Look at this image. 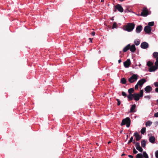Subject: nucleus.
<instances>
[{
  "mask_svg": "<svg viewBox=\"0 0 158 158\" xmlns=\"http://www.w3.org/2000/svg\"><path fill=\"white\" fill-rule=\"evenodd\" d=\"M134 92V89L133 88H131L128 89V92L129 94L127 96L128 99H139L143 96V89L141 90L139 93H135L132 94Z\"/></svg>",
  "mask_w": 158,
  "mask_h": 158,
  "instance_id": "1",
  "label": "nucleus"
},
{
  "mask_svg": "<svg viewBox=\"0 0 158 158\" xmlns=\"http://www.w3.org/2000/svg\"><path fill=\"white\" fill-rule=\"evenodd\" d=\"M136 158H143V156L142 153H138L136 156Z\"/></svg>",
  "mask_w": 158,
  "mask_h": 158,
  "instance_id": "24",
  "label": "nucleus"
},
{
  "mask_svg": "<svg viewBox=\"0 0 158 158\" xmlns=\"http://www.w3.org/2000/svg\"><path fill=\"white\" fill-rule=\"evenodd\" d=\"M134 100L136 101H138L139 99H134Z\"/></svg>",
  "mask_w": 158,
  "mask_h": 158,
  "instance_id": "51",
  "label": "nucleus"
},
{
  "mask_svg": "<svg viewBox=\"0 0 158 158\" xmlns=\"http://www.w3.org/2000/svg\"><path fill=\"white\" fill-rule=\"evenodd\" d=\"M128 156L130 158H134L133 156L131 155H128Z\"/></svg>",
  "mask_w": 158,
  "mask_h": 158,
  "instance_id": "41",
  "label": "nucleus"
},
{
  "mask_svg": "<svg viewBox=\"0 0 158 158\" xmlns=\"http://www.w3.org/2000/svg\"><path fill=\"white\" fill-rule=\"evenodd\" d=\"M131 64V61L129 59H128L124 62V65L125 68H128Z\"/></svg>",
  "mask_w": 158,
  "mask_h": 158,
  "instance_id": "10",
  "label": "nucleus"
},
{
  "mask_svg": "<svg viewBox=\"0 0 158 158\" xmlns=\"http://www.w3.org/2000/svg\"><path fill=\"white\" fill-rule=\"evenodd\" d=\"M154 116L156 117H158V112L155 113Z\"/></svg>",
  "mask_w": 158,
  "mask_h": 158,
  "instance_id": "39",
  "label": "nucleus"
},
{
  "mask_svg": "<svg viewBox=\"0 0 158 158\" xmlns=\"http://www.w3.org/2000/svg\"><path fill=\"white\" fill-rule=\"evenodd\" d=\"M121 52H122L121 51H120L119 53H120V54H121Z\"/></svg>",
  "mask_w": 158,
  "mask_h": 158,
  "instance_id": "53",
  "label": "nucleus"
},
{
  "mask_svg": "<svg viewBox=\"0 0 158 158\" xmlns=\"http://www.w3.org/2000/svg\"><path fill=\"white\" fill-rule=\"evenodd\" d=\"M129 49L131 52H134L136 50V48L135 45L132 44L131 46L130 45V48Z\"/></svg>",
  "mask_w": 158,
  "mask_h": 158,
  "instance_id": "16",
  "label": "nucleus"
},
{
  "mask_svg": "<svg viewBox=\"0 0 158 158\" xmlns=\"http://www.w3.org/2000/svg\"><path fill=\"white\" fill-rule=\"evenodd\" d=\"M147 65L149 67H151L153 65V63L151 62V61H148L147 63Z\"/></svg>",
  "mask_w": 158,
  "mask_h": 158,
  "instance_id": "28",
  "label": "nucleus"
},
{
  "mask_svg": "<svg viewBox=\"0 0 158 158\" xmlns=\"http://www.w3.org/2000/svg\"><path fill=\"white\" fill-rule=\"evenodd\" d=\"M115 9L118 10L120 12H123V9L121 5L118 4L115 6Z\"/></svg>",
  "mask_w": 158,
  "mask_h": 158,
  "instance_id": "7",
  "label": "nucleus"
},
{
  "mask_svg": "<svg viewBox=\"0 0 158 158\" xmlns=\"http://www.w3.org/2000/svg\"><path fill=\"white\" fill-rule=\"evenodd\" d=\"M146 132V128L143 127L141 130L140 132L142 134H143Z\"/></svg>",
  "mask_w": 158,
  "mask_h": 158,
  "instance_id": "26",
  "label": "nucleus"
},
{
  "mask_svg": "<svg viewBox=\"0 0 158 158\" xmlns=\"http://www.w3.org/2000/svg\"><path fill=\"white\" fill-rule=\"evenodd\" d=\"M136 105L135 104L131 106V107L130 109V112H134V110L135 108Z\"/></svg>",
  "mask_w": 158,
  "mask_h": 158,
  "instance_id": "19",
  "label": "nucleus"
},
{
  "mask_svg": "<svg viewBox=\"0 0 158 158\" xmlns=\"http://www.w3.org/2000/svg\"><path fill=\"white\" fill-rule=\"evenodd\" d=\"M155 91H156V92H157V93H158V88H156L155 89Z\"/></svg>",
  "mask_w": 158,
  "mask_h": 158,
  "instance_id": "42",
  "label": "nucleus"
},
{
  "mask_svg": "<svg viewBox=\"0 0 158 158\" xmlns=\"http://www.w3.org/2000/svg\"><path fill=\"white\" fill-rule=\"evenodd\" d=\"M152 31V28L149 26H146L144 28V31L147 33H150Z\"/></svg>",
  "mask_w": 158,
  "mask_h": 158,
  "instance_id": "8",
  "label": "nucleus"
},
{
  "mask_svg": "<svg viewBox=\"0 0 158 158\" xmlns=\"http://www.w3.org/2000/svg\"><path fill=\"white\" fill-rule=\"evenodd\" d=\"M153 57L155 58H158V52H155L153 54Z\"/></svg>",
  "mask_w": 158,
  "mask_h": 158,
  "instance_id": "22",
  "label": "nucleus"
},
{
  "mask_svg": "<svg viewBox=\"0 0 158 158\" xmlns=\"http://www.w3.org/2000/svg\"><path fill=\"white\" fill-rule=\"evenodd\" d=\"M157 102L158 103V99L157 100Z\"/></svg>",
  "mask_w": 158,
  "mask_h": 158,
  "instance_id": "54",
  "label": "nucleus"
},
{
  "mask_svg": "<svg viewBox=\"0 0 158 158\" xmlns=\"http://www.w3.org/2000/svg\"><path fill=\"white\" fill-rule=\"evenodd\" d=\"M117 27L118 26L117 23L115 22H114L112 27V29L117 28Z\"/></svg>",
  "mask_w": 158,
  "mask_h": 158,
  "instance_id": "29",
  "label": "nucleus"
},
{
  "mask_svg": "<svg viewBox=\"0 0 158 158\" xmlns=\"http://www.w3.org/2000/svg\"><path fill=\"white\" fill-rule=\"evenodd\" d=\"M142 155L143 156V157H144V158H149L148 155L147 154V153L145 151L143 152Z\"/></svg>",
  "mask_w": 158,
  "mask_h": 158,
  "instance_id": "23",
  "label": "nucleus"
},
{
  "mask_svg": "<svg viewBox=\"0 0 158 158\" xmlns=\"http://www.w3.org/2000/svg\"><path fill=\"white\" fill-rule=\"evenodd\" d=\"M155 156L156 158H158V150L156 151L155 152Z\"/></svg>",
  "mask_w": 158,
  "mask_h": 158,
  "instance_id": "34",
  "label": "nucleus"
},
{
  "mask_svg": "<svg viewBox=\"0 0 158 158\" xmlns=\"http://www.w3.org/2000/svg\"><path fill=\"white\" fill-rule=\"evenodd\" d=\"M122 95L123 96H127V94H126V93H125L124 92H123V91L122 92Z\"/></svg>",
  "mask_w": 158,
  "mask_h": 158,
  "instance_id": "37",
  "label": "nucleus"
},
{
  "mask_svg": "<svg viewBox=\"0 0 158 158\" xmlns=\"http://www.w3.org/2000/svg\"><path fill=\"white\" fill-rule=\"evenodd\" d=\"M89 39L90 40V42H92V39L91 38H89Z\"/></svg>",
  "mask_w": 158,
  "mask_h": 158,
  "instance_id": "48",
  "label": "nucleus"
},
{
  "mask_svg": "<svg viewBox=\"0 0 158 158\" xmlns=\"http://www.w3.org/2000/svg\"><path fill=\"white\" fill-rule=\"evenodd\" d=\"M135 26L134 23H127L124 27V30L128 32H131L134 29Z\"/></svg>",
  "mask_w": 158,
  "mask_h": 158,
  "instance_id": "2",
  "label": "nucleus"
},
{
  "mask_svg": "<svg viewBox=\"0 0 158 158\" xmlns=\"http://www.w3.org/2000/svg\"><path fill=\"white\" fill-rule=\"evenodd\" d=\"M125 155H126V154H124V153H123V154H122L121 156H125Z\"/></svg>",
  "mask_w": 158,
  "mask_h": 158,
  "instance_id": "46",
  "label": "nucleus"
},
{
  "mask_svg": "<svg viewBox=\"0 0 158 158\" xmlns=\"http://www.w3.org/2000/svg\"><path fill=\"white\" fill-rule=\"evenodd\" d=\"M143 27L141 25L138 26L136 28V31L137 33H139L142 30Z\"/></svg>",
  "mask_w": 158,
  "mask_h": 158,
  "instance_id": "14",
  "label": "nucleus"
},
{
  "mask_svg": "<svg viewBox=\"0 0 158 158\" xmlns=\"http://www.w3.org/2000/svg\"><path fill=\"white\" fill-rule=\"evenodd\" d=\"M132 142L133 144H136V143L135 142V140H133V141H132Z\"/></svg>",
  "mask_w": 158,
  "mask_h": 158,
  "instance_id": "44",
  "label": "nucleus"
},
{
  "mask_svg": "<svg viewBox=\"0 0 158 158\" xmlns=\"http://www.w3.org/2000/svg\"><path fill=\"white\" fill-rule=\"evenodd\" d=\"M130 48V44H128L123 49V51L124 52H127L128 50Z\"/></svg>",
  "mask_w": 158,
  "mask_h": 158,
  "instance_id": "18",
  "label": "nucleus"
},
{
  "mask_svg": "<svg viewBox=\"0 0 158 158\" xmlns=\"http://www.w3.org/2000/svg\"><path fill=\"white\" fill-rule=\"evenodd\" d=\"M135 146L137 150L140 152H142L143 149L142 148L140 147V144L139 143L137 142L136 143V144H135Z\"/></svg>",
  "mask_w": 158,
  "mask_h": 158,
  "instance_id": "9",
  "label": "nucleus"
},
{
  "mask_svg": "<svg viewBox=\"0 0 158 158\" xmlns=\"http://www.w3.org/2000/svg\"><path fill=\"white\" fill-rule=\"evenodd\" d=\"M152 122L150 121H148L146 123V126L147 127L148 126H150L152 124Z\"/></svg>",
  "mask_w": 158,
  "mask_h": 158,
  "instance_id": "25",
  "label": "nucleus"
},
{
  "mask_svg": "<svg viewBox=\"0 0 158 158\" xmlns=\"http://www.w3.org/2000/svg\"><path fill=\"white\" fill-rule=\"evenodd\" d=\"M148 15V9L145 8H143L140 15L144 17H146Z\"/></svg>",
  "mask_w": 158,
  "mask_h": 158,
  "instance_id": "5",
  "label": "nucleus"
},
{
  "mask_svg": "<svg viewBox=\"0 0 158 158\" xmlns=\"http://www.w3.org/2000/svg\"><path fill=\"white\" fill-rule=\"evenodd\" d=\"M141 47L143 49H146L148 47V44L146 42H143L141 44Z\"/></svg>",
  "mask_w": 158,
  "mask_h": 158,
  "instance_id": "11",
  "label": "nucleus"
},
{
  "mask_svg": "<svg viewBox=\"0 0 158 158\" xmlns=\"http://www.w3.org/2000/svg\"><path fill=\"white\" fill-rule=\"evenodd\" d=\"M140 41L139 40H135L134 41V44L136 45H138L140 44Z\"/></svg>",
  "mask_w": 158,
  "mask_h": 158,
  "instance_id": "27",
  "label": "nucleus"
},
{
  "mask_svg": "<svg viewBox=\"0 0 158 158\" xmlns=\"http://www.w3.org/2000/svg\"><path fill=\"white\" fill-rule=\"evenodd\" d=\"M124 0H119V1L122 2L124 1Z\"/></svg>",
  "mask_w": 158,
  "mask_h": 158,
  "instance_id": "49",
  "label": "nucleus"
},
{
  "mask_svg": "<svg viewBox=\"0 0 158 158\" xmlns=\"http://www.w3.org/2000/svg\"><path fill=\"white\" fill-rule=\"evenodd\" d=\"M146 145V141L144 140H142L141 142V146L143 148H145Z\"/></svg>",
  "mask_w": 158,
  "mask_h": 158,
  "instance_id": "20",
  "label": "nucleus"
},
{
  "mask_svg": "<svg viewBox=\"0 0 158 158\" xmlns=\"http://www.w3.org/2000/svg\"><path fill=\"white\" fill-rule=\"evenodd\" d=\"M118 102L117 105L119 106L121 104V102L119 100V99H117Z\"/></svg>",
  "mask_w": 158,
  "mask_h": 158,
  "instance_id": "38",
  "label": "nucleus"
},
{
  "mask_svg": "<svg viewBox=\"0 0 158 158\" xmlns=\"http://www.w3.org/2000/svg\"><path fill=\"white\" fill-rule=\"evenodd\" d=\"M104 0H101V2H104Z\"/></svg>",
  "mask_w": 158,
  "mask_h": 158,
  "instance_id": "47",
  "label": "nucleus"
},
{
  "mask_svg": "<svg viewBox=\"0 0 158 158\" xmlns=\"http://www.w3.org/2000/svg\"><path fill=\"white\" fill-rule=\"evenodd\" d=\"M110 143V141H109L108 142V143Z\"/></svg>",
  "mask_w": 158,
  "mask_h": 158,
  "instance_id": "55",
  "label": "nucleus"
},
{
  "mask_svg": "<svg viewBox=\"0 0 158 158\" xmlns=\"http://www.w3.org/2000/svg\"><path fill=\"white\" fill-rule=\"evenodd\" d=\"M155 64L156 66L157 67L158 66V58L156 59V61L155 62Z\"/></svg>",
  "mask_w": 158,
  "mask_h": 158,
  "instance_id": "32",
  "label": "nucleus"
},
{
  "mask_svg": "<svg viewBox=\"0 0 158 158\" xmlns=\"http://www.w3.org/2000/svg\"><path fill=\"white\" fill-rule=\"evenodd\" d=\"M146 81V80L144 78H142L140 80L137 82L138 85L139 86H142L143 84Z\"/></svg>",
  "mask_w": 158,
  "mask_h": 158,
  "instance_id": "12",
  "label": "nucleus"
},
{
  "mask_svg": "<svg viewBox=\"0 0 158 158\" xmlns=\"http://www.w3.org/2000/svg\"><path fill=\"white\" fill-rule=\"evenodd\" d=\"M121 62V59H119L118 60V62L119 63H120Z\"/></svg>",
  "mask_w": 158,
  "mask_h": 158,
  "instance_id": "45",
  "label": "nucleus"
},
{
  "mask_svg": "<svg viewBox=\"0 0 158 158\" xmlns=\"http://www.w3.org/2000/svg\"><path fill=\"white\" fill-rule=\"evenodd\" d=\"M138 152L137 151H136L135 148H134L133 149V153L134 154H136Z\"/></svg>",
  "mask_w": 158,
  "mask_h": 158,
  "instance_id": "33",
  "label": "nucleus"
},
{
  "mask_svg": "<svg viewBox=\"0 0 158 158\" xmlns=\"http://www.w3.org/2000/svg\"><path fill=\"white\" fill-rule=\"evenodd\" d=\"M133 136H131L130 138V139L129 140L127 143V144H130L131 142H132V141H133Z\"/></svg>",
  "mask_w": 158,
  "mask_h": 158,
  "instance_id": "31",
  "label": "nucleus"
},
{
  "mask_svg": "<svg viewBox=\"0 0 158 158\" xmlns=\"http://www.w3.org/2000/svg\"><path fill=\"white\" fill-rule=\"evenodd\" d=\"M127 82V80L125 78H122L121 79L120 83L124 84H126Z\"/></svg>",
  "mask_w": 158,
  "mask_h": 158,
  "instance_id": "21",
  "label": "nucleus"
},
{
  "mask_svg": "<svg viewBox=\"0 0 158 158\" xmlns=\"http://www.w3.org/2000/svg\"><path fill=\"white\" fill-rule=\"evenodd\" d=\"M149 142L152 143H154L155 141V138L154 136H151L149 138Z\"/></svg>",
  "mask_w": 158,
  "mask_h": 158,
  "instance_id": "17",
  "label": "nucleus"
},
{
  "mask_svg": "<svg viewBox=\"0 0 158 158\" xmlns=\"http://www.w3.org/2000/svg\"><path fill=\"white\" fill-rule=\"evenodd\" d=\"M154 22H149L148 23V26H149L150 27V26H152L154 25Z\"/></svg>",
  "mask_w": 158,
  "mask_h": 158,
  "instance_id": "30",
  "label": "nucleus"
},
{
  "mask_svg": "<svg viewBox=\"0 0 158 158\" xmlns=\"http://www.w3.org/2000/svg\"><path fill=\"white\" fill-rule=\"evenodd\" d=\"M138 76L135 74H133L128 79V81L130 83H132L137 80Z\"/></svg>",
  "mask_w": 158,
  "mask_h": 158,
  "instance_id": "4",
  "label": "nucleus"
},
{
  "mask_svg": "<svg viewBox=\"0 0 158 158\" xmlns=\"http://www.w3.org/2000/svg\"><path fill=\"white\" fill-rule=\"evenodd\" d=\"M92 35L93 36H94L95 35V32L94 31H93L92 32Z\"/></svg>",
  "mask_w": 158,
  "mask_h": 158,
  "instance_id": "43",
  "label": "nucleus"
},
{
  "mask_svg": "<svg viewBox=\"0 0 158 158\" xmlns=\"http://www.w3.org/2000/svg\"><path fill=\"white\" fill-rule=\"evenodd\" d=\"M144 90L146 93H149L152 90V88L150 86L148 85L144 88Z\"/></svg>",
  "mask_w": 158,
  "mask_h": 158,
  "instance_id": "13",
  "label": "nucleus"
},
{
  "mask_svg": "<svg viewBox=\"0 0 158 158\" xmlns=\"http://www.w3.org/2000/svg\"><path fill=\"white\" fill-rule=\"evenodd\" d=\"M145 98H151V96L150 95H148L146 96H145L144 97Z\"/></svg>",
  "mask_w": 158,
  "mask_h": 158,
  "instance_id": "40",
  "label": "nucleus"
},
{
  "mask_svg": "<svg viewBox=\"0 0 158 158\" xmlns=\"http://www.w3.org/2000/svg\"><path fill=\"white\" fill-rule=\"evenodd\" d=\"M116 9H115L114 10V12H116Z\"/></svg>",
  "mask_w": 158,
  "mask_h": 158,
  "instance_id": "50",
  "label": "nucleus"
},
{
  "mask_svg": "<svg viewBox=\"0 0 158 158\" xmlns=\"http://www.w3.org/2000/svg\"><path fill=\"white\" fill-rule=\"evenodd\" d=\"M128 135H127V138H128Z\"/></svg>",
  "mask_w": 158,
  "mask_h": 158,
  "instance_id": "52",
  "label": "nucleus"
},
{
  "mask_svg": "<svg viewBox=\"0 0 158 158\" xmlns=\"http://www.w3.org/2000/svg\"><path fill=\"white\" fill-rule=\"evenodd\" d=\"M139 85L137 83L135 86V89H138V86Z\"/></svg>",
  "mask_w": 158,
  "mask_h": 158,
  "instance_id": "36",
  "label": "nucleus"
},
{
  "mask_svg": "<svg viewBox=\"0 0 158 158\" xmlns=\"http://www.w3.org/2000/svg\"><path fill=\"white\" fill-rule=\"evenodd\" d=\"M131 124V120L129 117H127L123 119L121 123V125L122 126L126 125L127 127H129Z\"/></svg>",
  "mask_w": 158,
  "mask_h": 158,
  "instance_id": "3",
  "label": "nucleus"
},
{
  "mask_svg": "<svg viewBox=\"0 0 158 158\" xmlns=\"http://www.w3.org/2000/svg\"><path fill=\"white\" fill-rule=\"evenodd\" d=\"M157 68L158 67L157 66H152L149 68V71L150 72H152L155 71Z\"/></svg>",
  "mask_w": 158,
  "mask_h": 158,
  "instance_id": "15",
  "label": "nucleus"
},
{
  "mask_svg": "<svg viewBox=\"0 0 158 158\" xmlns=\"http://www.w3.org/2000/svg\"><path fill=\"white\" fill-rule=\"evenodd\" d=\"M154 84L155 87H158V82H156L154 83Z\"/></svg>",
  "mask_w": 158,
  "mask_h": 158,
  "instance_id": "35",
  "label": "nucleus"
},
{
  "mask_svg": "<svg viewBox=\"0 0 158 158\" xmlns=\"http://www.w3.org/2000/svg\"><path fill=\"white\" fill-rule=\"evenodd\" d=\"M134 136L135 137V138L137 141L139 140L142 138L141 136L139 134L137 131L135 132Z\"/></svg>",
  "mask_w": 158,
  "mask_h": 158,
  "instance_id": "6",
  "label": "nucleus"
},
{
  "mask_svg": "<svg viewBox=\"0 0 158 158\" xmlns=\"http://www.w3.org/2000/svg\"><path fill=\"white\" fill-rule=\"evenodd\" d=\"M120 57H122V56H120Z\"/></svg>",
  "mask_w": 158,
  "mask_h": 158,
  "instance_id": "56",
  "label": "nucleus"
}]
</instances>
